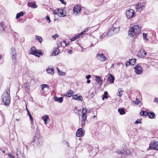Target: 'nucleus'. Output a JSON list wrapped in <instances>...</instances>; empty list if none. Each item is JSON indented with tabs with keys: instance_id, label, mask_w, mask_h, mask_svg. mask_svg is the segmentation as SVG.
<instances>
[{
	"instance_id": "42",
	"label": "nucleus",
	"mask_w": 158,
	"mask_h": 158,
	"mask_svg": "<svg viewBox=\"0 0 158 158\" xmlns=\"http://www.w3.org/2000/svg\"><path fill=\"white\" fill-rule=\"evenodd\" d=\"M108 94V92L107 91H105L104 93V95L103 96L106 99L108 97L107 96Z\"/></svg>"
},
{
	"instance_id": "36",
	"label": "nucleus",
	"mask_w": 158,
	"mask_h": 158,
	"mask_svg": "<svg viewBox=\"0 0 158 158\" xmlns=\"http://www.w3.org/2000/svg\"><path fill=\"white\" fill-rule=\"evenodd\" d=\"M31 6L34 8H36L37 7L36 5L34 3H31L30 4Z\"/></svg>"
},
{
	"instance_id": "41",
	"label": "nucleus",
	"mask_w": 158,
	"mask_h": 158,
	"mask_svg": "<svg viewBox=\"0 0 158 158\" xmlns=\"http://www.w3.org/2000/svg\"><path fill=\"white\" fill-rule=\"evenodd\" d=\"M125 64L127 66L130 65H131L130 59L129 60H127V61H126Z\"/></svg>"
},
{
	"instance_id": "3",
	"label": "nucleus",
	"mask_w": 158,
	"mask_h": 158,
	"mask_svg": "<svg viewBox=\"0 0 158 158\" xmlns=\"http://www.w3.org/2000/svg\"><path fill=\"white\" fill-rule=\"evenodd\" d=\"M120 27L119 22L116 21L113 26L109 29V32L112 31L114 33H118L120 31Z\"/></svg>"
},
{
	"instance_id": "16",
	"label": "nucleus",
	"mask_w": 158,
	"mask_h": 158,
	"mask_svg": "<svg viewBox=\"0 0 158 158\" xmlns=\"http://www.w3.org/2000/svg\"><path fill=\"white\" fill-rule=\"evenodd\" d=\"M95 78L97 82L100 85H102V84L103 80L101 77L99 76H96Z\"/></svg>"
},
{
	"instance_id": "49",
	"label": "nucleus",
	"mask_w": 158,
	"mask_h": 158,
	"mask_svg": "<svg viewBox=\"0 0 158 158\" xmlns=\"http://www.w3.org/2000/svg\"><path fill=\"white\" fill-rule=\"evenodd\" d=\"M144 110H142L140 113V115L142 116H144Z\"/></svg>"
},
{
	"instance_id": "35",
	"label": "nucleus",
	"mask_w": 158,
	"mask_h": 158,
	"mask_svg": "<svg viewBox=\"0 0 158 158\" xmlns=\"http://www.w3.org/2000/svg\"><path fill=\"white\" fill-rule=\"evenodd\" d=\"M131 65H134L135 63L136 59H135L130 60Z\"/></svg>"
},
{
	"instance_id": "25",
	"label": "nucleus",
	"mask_w": 158,
	"mask_h": 158,
	"mask_svg": "<svg viewBox=\"0 0 158 158\" xmlns=\"http://www.w3.org/2000/svg\"><path fill=\"white\" fill-rule=\"evenodd\" d=\"M118 111L120 114L123 115L125 114V111L123 108H119Z\"/></svg>"
},
{
	"instance_id": "30",
	"label": "nucleus",
	"mask_w": 158,
	"mask_h": 158,
	"mask_svg": "<svg viewBox=\"0 0 158 158\" xmlns=\"http://www.w3.org/2000/svg\"><path fill=\"white\" fill-rule=\"evenodd\" d=\"M36 39L40 43H41L42 42V38L41 36L38 35L36 36Z\"/></svg>"
},
{
	"instance_id": "50",
	"label": "nucleus",
	"mask_w": 158,
	"mask_h": 158,
	"mask_svg": "<svg viewBox=\"0 0 158 158\" xmlns=\"http://www.w3.org/2000/svg\"><path fill=\"white\" fill-rule=\"evenodd\" d=\"M18 158H25V157H24L23 154L22 155V156H17Z\"/></svg>"
},
{
	"instance_id": "4",
	"label": "nucleus",
	"mask_w": 158,
	"mask_h": 158,
	"mask_svg": "<svg viewBox=\"0 0 158 158\" xmlns=\"http://www.w3.org/2000/svg\"><path fill=\"white\" fill-rule=\"evenodd\" d=\"M87 112V110L86 108L85 107H83L81 117V125L82 127H83L85 125L87 118L86 113Z\"/></svg>"
},
{
	"instance_id": "28",
	"label": "nucleus",
	"mask_w": 158,
	"mask_h": 158,
	"mask_svg": "<svg viewBox=\"0 0 158 158\" xmlns=\"http://www.w3.org/2000/svg\"><path fill=\"white\" fill-rule=\"evenodd\" d=\"M23 86L25 88V90L28 93V91L30 89L28 85L27 84V83H24Z\"/></svg>"
},
{
	"instance_id": "44",
	"label": "nucleus",
	"mask_w": 158,
	"mask_h": 158,
	"mask_svg": "<svg viewBox=\"0 0 158 158\" xmlns=\"http://www.w3.org/2000/svg\"><path fill=\"white\" fill-rule=\"evenodd\" d=\"M46 20H48V23H50V22H51V20L50 19V17L49 16H48V15H47L46 17Z\"/></svg>"
},
{
	"instance_id": "13",
	"label": "nucleus",
	"mask_w": 158,
	"mask_h": 158,
	"mask_svg": "<svg viewBox=\"0 0 158 158\" xmlns=\"http://www.w3.org/2000/svg\"><path fill=\"white\" fill-rule=\"evenodd\" d=\"M73 10L74 14H77L78 13L80 12L81 8L79 5H76L74 6Z\"/></svg>"
},
{
	"instance_id": "18",
	"label": "nucleus",
	"mask_w": 158,
	"mask_h": 158,
	"mask_svg": "<svg viewBox=\"0 0 158 158\" xmlns=\"http://www.w3.org/2000/svg\"><path fill=\"white\" fill-rule=\"evenodd\" d=\"M46 71L48 73L51 75H52L54 74V69H53V67H52L51 68L48 67L46 69Z\"/></svg>"
},
{
	"instance_id": "38",
	"label": "nucleus",
	"mask_w": 158,
	"mask_h": 158,
	"mask_svg": "<svg viewBox=\"0 0 158 158\" xmlns=\"http://www.w3.org/2000/svg\"><path fill=\"white\" fill-rule=\"evenodd\" d=\"M147 34H146V33H143V39L144 40H148L147 38Z\"/></svg>"
},
{
	"instance_id": "12",
	"label": "nucleus",
	"mask_w": 158,
	"mask_h": 158,
	"mask_svg": "<svg viewBox=\"0 0 158 158\" xmlns=\"http://www.w3.org/2000/svg\"><path fill=\"white\" fill-rule=\"evenodd\" d=\"M146 55V52L144 49H141L138 54V56L140 58L144 57Z\"/></svg>"
},
{
	"instance_id": "5",
	"label": "nucleus",
	"mask_w": 158,
	"mask_h": 158,
	"mask_svg": "<svg viewBox=\"0 0 158 158\" xmlns=\"http://www.w3.org/2000/svg\"><path fill=\"white\" fill-rule=\"evenodd\" d=\"M148 149L149 150H158V141H152L150 143L149 147Z\"/></svg>"
},
{
	"instance_id": "37",
	"label": "nucleus",
	"mask_w": 158,
	"mask_h": 158,
	"mask_svg": "<svg viewBox=\"0 0 158 158\" xmlns=\"http://www.w3.org/2000/svg\"><path fill=\"white\" fill-rule=\"evenodd\" d=\"M88 31V28L86 29L84 31H83L79 35H80V36H81L83 35L85 33L87 32Z\"/></svg>"
},
{
	"instance_id": "43",
	"label": "nucleus",
	"mask_w": 158,
	"mask_h": 158,
	"mask_svg": "<svg viewBox=\"0 0 158 158\" xmlns=\"http://www.w3.org/2000/svg\"><path fill=\"white\" fill-rule=\"evenodd\" d=\"M139 99L138 98H136L135 101H133L134 103L135 104H136L137 105L139 104Z\"/></svg>"
},
{
	"instance_id": "20",
	"label": "nucleus",
	"mask_w": 158,
	"mask_h": 158,
	"mask_svg": "<svg viewBox=\"0 0 158 158\" xmlns=\"http://www.w3.org/2000/svg\"><path fill=\"white\" fill-rule=\"evenodd\" d=\"M143 3L142 2H140L136 5V8L137 9H140L143 7Z\"/></svg>"
},
{
	"instance_id": "60",
	"label": "nucleus",
	"mask_w": 158,
	"mask_h": 158,
	"mask_svg": "<svg viewBox=\"0 0 158 158\" xmlns=\"http://www.w3.org/2000/svg\"><path fill=\"white\" fill-rule=\"evenodd\" d=\"M2 152L4 153H5V151L4 150L2 151Z\"/></svg>"
},
{
	"instance_id": "7",
	"label": "nucleus",
	"mask_w": 158,
	"mask_h": 158,
	"mask_svg": "<svg viewBox=\"0 0 158 158\" xmlns=\"http://www.w3.org/2000/svg\"><path fill=\"white\" fill-rule=\"evenodd\" d=\"M126 16L128 19L132 18L134 16V11L131 9L127 10L125 12Z\"/></svg>"
},
{
	"instance_id": "39",
	"label": "nucleus",
	"mask_w": 158,
	"mask_h": 158,
	"mask_svg": "<svg viewBox=\"0 0 158 158\" xmlns=\"http://www.w3.org/2000/svg\"><path fill=\"white\" fill-rule=\"evenodd\" d=\"M62 42L60 41H59L57 43V48H59L60 47H61L62 46Z\"/></svg>"
},
{
	"instance_id": "47",
	"label": "nucleus",
	"mask_w": 158,
	"mask_h": 158,
	"mask_svg": "<svg viewBox=\"0 0 158 158\" xmlns=\"http://www.w3.org/2000/svg\"><path fill=\"white\" fill-rule=\"evenodd\" d=\"M144 116H149V112H148L147 111H144Z\"/></svg>"
},
{
	"instance_id": "34",
	"label": "nucleus",
	"mask_w": 158,
	"mask_h": 158,
	"mask_svg": "<svg viewBox=\"0 0 158 158\" xmlns=\"http://www.w3.org/2000/svg\"><path fill=\"white\" fill-rule=\"evenodd\" d=\"M23 154H22L21 153L20 151V150L18 149H17V151H16V156H22V155Z\"/></svg>"
},
{
	"instance_id": "58",
	"label": "nucleus",
	"mask_w": 158,
	"mask_h": 158,
	"mask_svg": "<svg viewBox=\"0 0 158 158\" xmlns=\"http://www.w3.org/2000/svg\"><path fill=\"white\" fill-rule=\"evenodd\" d=\"M122 152V153H123V152H121L119 150H118V151H117V152L118 153H121V152Z\"/></svg>"
},
{
	"instance_id": "24",
	"label": "nucleus",
	"mask_w": 158,
	"mask_h": 158,
	"mask_svg": "<svg viewBox=\"0 0 158 158\" xmlns=\"http://www.w3.org/2000/svg\"><path fill=\"white\" fill-rule=\"evenodd\" d=\"M24 15V13L23 11H21L19 13H18L16 14V18L17 19H18L20 17L23 16Z\"/></svg>"
},
{
	"instance_id": "11",
	"label": "nucleus",
	"mask_w": 158,
	"mask_h": 158,
	"mask_svg": "<svg viewBox=\"0 0 158 158\" xmlns=\"http://www.w3.org/2000/svg\"><path fill=\"white\" fill-rule=\"evenodd\" d=\"M10 51L12 60L14 63H15L16 58V52L15 49L14 48H11Z\"/></svg>"
},
{
	"instance_id": "52",
	"label": "nucleus",
	"mask_w": 158,
	"mask_h": 158,
	"mask_svg": "<svg viewBox=\"0 0 158 158\" xmlns=\"http://www.w3.org/2000/svg\"><path fill=\"white\" fill-rule=\"evenodd\" d=\"M91 77V76L90 75H88L86 77V78L87 79H89Z\"/></svg>"
},
{
	"instance_id": "10",
	"label": "nucleus",
	"mask_w": 158,
	"mask_h": 158,
	"mask_svg": "<svg viewBox=\"0 0 158 158\" xmlns=\"http://www.w3.org/2000/svg\"><path fill=\"white\" fill-rule=\"evenodd\" d=\"M85 131L82 128L78 129L76 133V135L78 137H82L85 135Z\"/></svg>"
},
{
	"instance_id": "53",
	"label": "nucleus",
	"mask_w": 158,
	"mask_h": 158,
	"mask_svg": "<svg viewBox=\"0 0 158 158\" xmlns=\"http://www.w3.org/2000/svg\"><path fill=\"white\" fill-rule=\"evenodd\" d=\"M94 93L93 92H92L90 94V97L91 98H92L94 96Z\"/></svg>"
},
{
	"instance_id": "62",
	"label": "nucleus",
	"mask_w": 158,
	"mask_h": 158,
	"mask_svg": "<svg viewBox=\"0 0 158 158\" xmlns=\"http://www.w3.org/2000/svg\"><path fill=\"white\" fill-rule=\"evenodd\" d=\"M105 98H104V96H103V97L102 98V100H104V99Z\"/></svg>"
},
{
	"instance_id": "51",
	"label": "nucleus",
	"mask_w": 158,
	"mask_h": 158,
	"mask_svg": "<svg viewBox=\"0 0 158 158\" xmlns=\"http://www.w3.org/2000/svg\"><path fill=\"white\" fill-rule=\"evenodd\" d=\"M154 102L158 103V98H155Z\"/></svg>"
},
{
	"instance_id": "9",
	"label": "nucleus",
	"mask_w": 158,
	"mask_h": 158,
	"mask_svg": "<svg viewBox=\"0 0 158 158\" xmlns=\"http://www.w3.org/2000/svg\"><path fill=\"white\" fill-rule=\"evenodd\" d=\"M96 57L98 60H100L102 62H104L106 60V58L105 54L102 53H98L96 55Z\"/></svg>"
},
{
	"instance_id": "61",
	"label": "nucleus",
	"mask_w": 158,
	"mask_h": 158,
	"mask_svg": "<svg viewBox=\"0 0 158 158\" xmlns=\"http://www.w3.org/2000/svg\"><path fill=\"white\" fill-rule=\"evenodd\" d=\"M35 137L34 136V139H33V140L32 141L33 142L35 141Z\"/></svg>"
},
{
	"instance_id": "21",
	"label": "nucleus",
	"mask_w": 158,
	"mask_h": 158,
	"mask_svg": "<svg viewBox=\"0 0 158 158\" xmlns=\"http://www.w3.org/2000/svg\"><path fill=\"white\" fill-rule=\"evenodd\" d=\"M60 52V50L58 48H56L52 53V56H55L58 54Z\"/></svg>"
},
{
	"instance_id": "64",
	"label": "nucleus",
	"mask_w": 158,
	"mask_h": 158,
	"mask_svg": "<svg viewBox=\"0 0 158 158\" xmlns=\"http://www.w3.org/2000/svg\"><path fill=\"white\" fill-rule=\"evenodd\" d=\"M0 151H3V150H2V148H0Z\"/></svg>"
},
{
	"instance_id": "48",
	"label": "nucleus",
	"mask_w": 158,
	"mask_h": 158,
	"mask_svg": "<svg viewBox=\"0 0 158 158\" xmlns=\"http://www.w3.org/2000/svg\"><path fill=\"white\" fill-rule=\"evenodd\" d=\"M8 155L9 156L10 158H15V156H12L10 153H8Z\"/></svg>"
},
{
	"instance_id": "2",
	"label": "nucleus",
	"mask_w": 158,
	"mask_h": 158,
	"mask_svg": "<svg viewBox=\"0 0 158 158\" xmlns=\"http://www.w3.org/2000/svg\"><path fill=\"white\" fill-rule=\"evenodd\" d=\"M10 90L4 92L2 96L3 102L6 106L9 105L10 103Z\"/></svg>"
},
{
	"instance_id": "63",
	"label": "nucleus",
	"mask_w": 158,
	"mask_h": 158,
	"mask_svg": "<svg viewBox=\"0 0 158 158\" xmlns=\"http://www.w3.org/2000/svg\"><path fill=\"white\" fill-rule=\"evenodd\" d=\"M63 43H65V44H66V41H65V40H63Z\"/></svg>"
},
{
	"instance_id": "29",
	"label": "nucleus",
	"mask_w": 158,
	"mask_h": 158,
	"mask_svg": "<svg viewBox=\"0 0 158 158\" xmlns=\"http://www.w3.org/2000/svg\"><path fill=\"white\" fill-rule=\"evenodd\" d=\"M41 87L42 90L43 91L44 90V88H47L48 89L49 87L48 85L46 84H43L41 85Z\"/></svg>"
},
{
	"instance_id": "22",
	"label": "nucleus",
	"mask_w": 158,
	"mask_h": 158,
	"mask_svg": "<svg viewBox=\"0 0 158 158\" xmlns=\"http://www.w3.org/2000/svg\"><path fill=\"white\" fill-rule=\"evenodd\" d=\"M73 94V91L71 90H70L69 92H68L66 94V96L68 97H71L72 95Z\"/></svg>"
},
{
	"instance_id": "31",
	"label": "nucleus",
	"mask_w": 158,
	"mask_h": 158,
	"mask_svg": "<svg viewBox=\"0 0 158 158\" xmlns=\"http://www.w3.org/2000/svg\"><path fill=\"white\" fill-rule=\"evenodd\" d=\"M57 10L58 12L60 14V15H61V16H65V14L63 12V10L58 9Z\"/></svg>"
},
{
	"instance_id": "19",
	"label": "nucleus",
	"mask_w": 158,
	"mask_h": 158,
	"mask_svg": "<svg viewBox=\"0 0 158 158\" xmlns=\"http://www.w3.org/2000/svg\"><path fill=\"white\" fill-rule=\"evenodd\" d=\"M54 99L55 101L59 103H61L63 101V98L62 97H60L58 98L55 96L54 97Z\"/></svg>"
},
{
	"instance_id": "46",
	"label": "nucleus",
	"mask_w": 158,
	"mask_h": 158,
	"mask_svg": "<svg viewBox=\"0 0 158 158\" xmlns=\"http://www.w3.org/2000/svg\"><path fill=\"white\" fill-rule=\"evenodd\" d=\"M58 37V35L57 34H55L53 36H52V37L54 39H55L56 38Z\"/></svg>"
},
{
	"instance_id": "54",
	"label": "nucleus",
	"mask_w": 158,
	"mask_h": 158,
	"mask_svg": "<svg viewBox=\"0 0 158 158\" xmlns=\"http://www.w3.org/2000/svg\"><path fill=\"white\" fill-rule=\"evenodd\" d=\"M124 154H129L130 153L129 152H127V151H125L124 152H123Z\"/></svg>"
},
{
	"instance_id": "6",
	"label": "nucleus",
	"mask_w": 158,
	"mask_h": 158,
	"mask_svg": "<svg viewBox=\"0 0 158 158\" xmlns=\"http://www.w3.org/2000/svg\"><path fill=\"white\" fill-rule=\"evenodd\" d=\"M31 52L30 53L31 54L33 55L39 57L40 55H42V54L38 50L35 49L34 47H32L31 48Z\"/></svg>"
},
{
	"instance_id": "26",
	"label": "nucleus",
	"mask_w": 158,
	"mask_h": 158,
	"mask_svg": "<svg viewBox=\"0 0 158 158\" xmlns=\"http://www.w3.org/2000/svg\"><path fill=\"white\" fill-rule=\"evenodd\" d=\"M107 33H104L103 34L100 35L99 36V39H102L106 37H107Z\"/></svg>"
},
{
	"instance_id": "32",
	"label": "nucleus",
	"mask_w": 158,
	"mask_h": 158,
	"mask_svg": "<svg viewBox=\"0 0 158 158\" xmlns=\"http://www.w3.org/2000/svg\"><path fill=\"white\" fill-rule=\"evenodd\" d=\"M80 37V35H77V36H75V37H73V38H72V39H71V41H74L75 40H76L77 39L79 38Z\"/></svg>"
},
{
	"instance_id": "17",
	"label": "nucleus",
	"mask_w": 158,
	"mask_h": 158,
	"mask_svg": "<svg viewBox=\"0 0 158 158\" xmlns=\"http://www.w3.org/2000/svg\"><path fill=\"white\" fill-rule=\"evenodd\" d=\"M114 80V77L113 75L110 74L108 77L107 81H109L110 83H113Z\"/></svg>"
},
{
	"instance_id": "23",
	"label": "nucleus",
	"mask_w": 158,
	"mask_h": 158,
	"mask_svg": "<svg viewBox=\"0 0 158 158\" xmlns=\"http://www.w3.org/2000/svg\"><path fill=\"white\" fill-rule=\"evenodd\" d=\"M156 115L153 112H150L149 113L148 117L150 118H155Z\"/></svg>"
},
{
	"instance_id": "56",
	"label": "nucleus",
	"mask_w": 158,
	"mask_h": 158,
	"mask_svg": "<svg viewBox=\"0 0 158 158\" xmlns=\"http://www.w3.org/2000/svg\"><path fill=\"white\" fill-rule=\"evenodd\" d=\"M26 110L27 112V113H28L29 112H30L29 110H28V109H27V106H26Z\"/></svg>"
},
{
	"instance_id": "33",
	"label": "nucleus",
	"mask_w": 158,
	"mask_h": 158,
	"mask_svg": "<svg viewBox=\"0 0 158 158\" xmlns=\"http://www.w3.org/2000/svg\"><path fill=\"white\" fill-rule=\"evenodd\" d=\"M56 69L58 71V73L59 74V75H60L61 76H64L65 75V73L64 72H61V73H60V71L59 70L58 67L56 68Z\"/></svg>"
},
{
	"instance_id": "14",
	"label": "nucleus",
	"mask_w": 158,
	"mask_h": 158,
	"mask_svg": "<svg viewBox=\"0 0 158 158\" xmlns=\"http://www.w3.org/2000/svg\"><path fill=\"white\" fill-rule=\"evenodd\" d=\"M73 98L74 99L81 101H82L83 100V98L82 96H78L77 94L73 95Z\"/></svg>"
},
{
	"instance_id": "8",
	"label": "nucleus",
	"mask_w": 158,
	"mask_h": 158,
	"mask_svg": "<svg viewBox=\"0 0 158 158\" xmlns=\"http://www.w3.org/2000/svg\"><path fill=\"white\" fill-rule=\"evenodd\" d=\"M136 74L138 75H140L142 73L143 69L140 65L138 64L136 65L134 68Z\"/></svg>"
},
{
	"instance_id": "1",
	"label": "nucleus",
	"mask_w": 158,
	"mask_h": 158,
	"mask_svg": "<svg viewBox=\"0 0 158 158\" xmlns=\"http://www.w3.org/2000/svg\"><path fill=\"white\" fill-rule=\"evenodd\" d=\"M141 27L138 25H136L129 29L128 33L129 35L130 36L135 38L141 33Z\"/></svg>"
},
{
	"instance_id": "45",
	"label": "nucleus",
	"mask_w": 158,
	"mask_h": 158,
	"mask_svg": "<svg viewBox=\"0 0 158 158\" xmlns=\"http://www.w3.org/2000/svg\"><path fill=\"white\" fill-rule=\"evenodd\" d=\"M141 119H138L135 122V124H138L141 123L140 122Z\"/></svg>"
},
{
	"instance_id": "55",
	"label": "nucleus",
	"mask_w": 158,
	"mask_h": 158,
	"mask_svg": "<svg viewBox=\"0 0 158 158\" xmlns=\"http://www.w3.org/2000/svg\"><path fill=\"white\" fill-rule=\"evenodd\" d=\"M73 52V51L71 50H69V53L70 54H71Z\"/></svg>"
},
{
	"instance_id": "40",
	"label": "nucleus",
	"mask_w": 158,
	"mask_h": 158,
	"mask_svg": "<svg viewBox=\"0 0 158 158\" xmlns=\"http://www.w3.org/2000/svg\"><path fill=\"white\" fill-rule=\"evenodd\" d=\"M29 115V117L30 118V119L32 121V122H33V118L31 114V113H30V112H29L28 113H27Z\"/></svg>"
},
{
	"instance_id": "27",
	"label": "nucleus",
	"mask_w": 158,
	"mask_h": 158,
	"mask_svg": "<svg viewBox=\"0 0 158 158\" xmlns=\"http://www.w3.org/2000/svg\"><path fill=\"white\" fill-rule=\"evenodd\" d=\"M123 91L121 89H119L118 90V93H117V95L120 97H121L123 94Z\"/></svg>"
},
{
	"instance_id": "15",
	"label": "nucleus",
	"mask_w": 158,
	"mask_h": 158,
	"mask_svg": "<svg viewBox=\"0 0 158 158\" xmlns=\"http://www.w3.org/2000/svg\"><path fill=\"white\" fill-rule=\"evenodd\" d=\"M41 118L44 121L45 125H46L49 122V117L47 115L42 116Z\"/></svg>"
},
{
	"instance_id": "57",
	"label": "nucleus",
	"mask_w": 158,
	"mask_h": 158,
	"mask_svg": "<svg viewBox=\"0 0 158 158\" xmlns=\"http://www.w3.org/2000/svg\"><path fill=\"white\" fill-rule=\"evenodd\" d=\"M88 80L87 81V82L88 83H89L90 82V81L89 79H87Z\"/></svg>"
},
{
	"instance_id": "59",
	"label": "nucleus",
	"mask_w": 158,
	"mask_h": 158,
	"mask_svg": "<svg viewBox=\"0 0 158 158\" xmlns=\"http://www.w3.org/2000/svg\"><path fill=\"white\" fill-rule=\"evenodd\" d=\"M66 143H67V146L69 147V143L68 142H66Z\"/></svg>"
}]
</instances>
